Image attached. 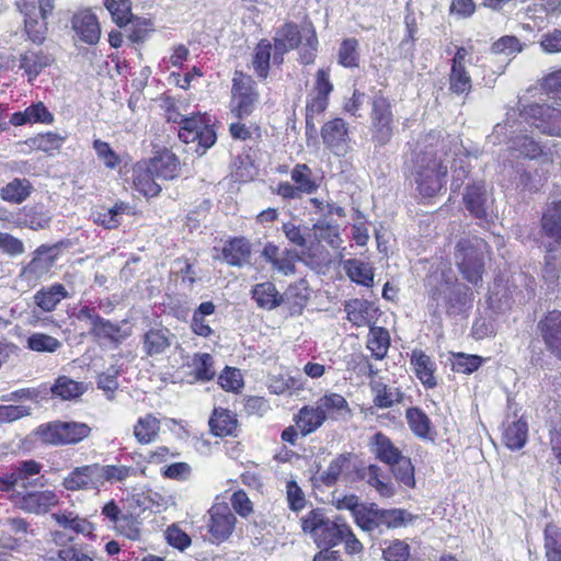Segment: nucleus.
<instances>
[{
  "instance_id": "nucleus-1",
  "label": "nucleus",
  "mask_w": 561,
  "mask_h": 561,
  "mask_svg": "<svg viewBox=\"0 0 561 561\" xmlns=\"http://www.w3.org/2000/svg\"><path fill=\"white\" fill-rule=\"evenodd\" d=\"M41 465L35 460L19 462L11 471L0 477V492L8 493V499L20 510L32 514H44L58 503L55 492L45 490L21 492L18 488L26 489L31 478L38 474Z\"/></svg>"
},
{
  "instance_id": "nucleus-2",
  "label": "nucleus",
  "mask_w": 561,
  "mask_h": 561,
  "mask_svg": "<svg viewBox=\"0 0 561 561\" xmlns=\"http://www.w3.org/2000/svg\"><path fill=\"white\" fill-rule=\"evenodd\" d=\"M528 121L542 134L561 137V108L546 104H529L523 110H510L504 123L496 125V133L503 134L508 127L512 133L516 131Z\"/></svg>"
},
{
  "instance_id": "nucleus-3",
  "label": "nucleus",
  "mask_w": 561,
  "mask_h": 561,
  "mask_svg": "<svg viewBox=\"0 0 561 561\" xmlns=\"http://www.w3.org/2000/svg\"><path fill=\"white\" fill-rule=\"evenodd\" d=\"M448 160L442 159L437 152L421 151L415 154L411 178L415 190L423 197L438 194L446 183Z\"/></svg>"
},
{
  "instance_id": "nucleus-4",
  "label": "nucleus",
  "mask_w": 561,
  "mask_h": 561,
  "mask_svg": "<svg viewBox=\"0 0 561 561\" xmlns=\"http://www.w3.org/2000/svg\"><path fill=\"white\" fill-rule=\"evenodd\" d=\"M167 121L180 125L178 131L180 140L185 144H196L195 152L198 156H203L216 144L217 134L214 129L213 119L207 114H198L188 117L173 110H169Z\"/></svg>"
},
{
  "instance_id": "nucleus-5",
  "label": "nucleus",
  "mask_w": 561,
  "mask_h": 561,
  "mask_svg": "<svg viewBox=\"0 0 561 561\" xmlns=\"http://www.w3.org/2000/svg\"><path fill=\"white\" fill-rule=\"evenodd\" d=\"M488 243L478 237L462 238L457 243L455 261L462 277L473 285H482L485 259L489 255Z\"/></svg>"
},
{
  "instance_id": "nucleus-6",
  "label": "nucleus",
  "mask_w": 561,
  "mask_h": 561,
  "mask_svg": "<svg viewBox=\"0 0 561 561\" xmlns=\"http://www.w3.org/2000/svg\"><path fill=\"white\" fill-rule=\"evenodd\" d=\"M304 533L309 534L318 547H334L342 542L343 531H347V524L329 519L322 510H312L301 518Z\"/></svg>"
},
{
  "instance_id": "nucleus-7",
  "label": "nucleus",
  "mask_w": 561,
  "mask_h": 561,
  "mask_svg": "<svg viewBox=\"0 0 561 561\" xmlns=\"http://www.w3.org/2000/svg\"><path fill=\"white\" fill-rule=\"evenodd\" d=\"M19 0L18 7L24 14V26L28 38L36 44H42L47 31V18L55 8V0Z\"/></svg>"
},
{
  "instance_id": "nucleus-8",
  "label": "nucleus",
  "mask_w": 561,
  "mask_h": 561,
  "mask_svg": "<svg viewBox=\"0 0 561 561\" xmlns=\"http://www.w3.org/2000/svg\"><path fill=\"white\" fill-rule=\"evenodd\" d=\"M432 300L436 302L435 313L460 314L470 307L472 294L463 284L445 282L434 290Z\"/></svg>"
},
{
  "instance_id": "nucleus-9",
  "label": "nucleus",
  "mask_w": 561,
  "mask_h": 561,
  "mask_svg": "<svg viewBox=\"0 0 561 561\" xmlns=\"http://www.w3.org/2000/svg\"><path fill=\"white\" fill-rule=\"evenodd\" d=\"M231 92L232 114L239 119L249 116L259 101L255 82L251 77L243 75L242 72H236L232 79Z\"/></svg>"
},
{
  "instance_id": "nucleus-10",
  "label": "nucleus",
  "mask_w": 561,
  "mask_h": 561,
  "mask_svg": "<svg viewBox=\"0 0 561 561\" xmlns=\"http://www.w3.org/2000/svg\"><path fill=\"white\" fill-rule=\"evenodd\" d=\"M90 431L85 423L79 422H55L38 428L42 439L53 445L77 444L88 437Z\"/></svg>"
},
{
  "instance_id": "nucleus-11",
  "label": "nucleus",
  "mask_w": 561,
  "mask_h": 561,
  "mask_svg": "<svg viewBox=\"0 0 561 561\" xmlns=\"http://www.w3.org/2000/svg\"><path fill=\"white\" fill-rule=\"evenodd\" d=\"M528 126H533L531 121L522 124L520 129L513 133L512 128L508 127L503 134H497L495 126L491 138L494 139V144L496 141L510 144V149L517 151L522 157L536 159L541 154L542 149L540 145L533 139V137L526 134L528 131Z\"/></svg>"
},
{
  "instance_id": "nucleus-12",
  "label": "nucleus",
  "mask_w": 561,
  "mask_h": 561,
  "mask_svg": "<svg viewBox=\"0 0 561 561\" xmlns=\"http://www.w3.org/2000/svg\"><path fill=\"white\" fill-rule=\"evenodd\" d=\"M207 529L210 541L219 543L227 540L233 533L237 518L227 503H215L207 512Z\"/></svg>"
},
{
  "instance_id": "nucleus-13",
  "label": "nucleus",
  "mask_w": 561,
  "mask_h": 561,
  "mask_svg": "<svg viewBox=\"0 0 561 561\" xmlns=\"http://www.w3.org/2000/svg\"><path fill=\"white\" fill-rule=\"evenodd\" d=\"M373 139L378 145H386L392 137V112L389 101L383 96H376L371 110Z\"/></svg>"
},
{
  "instance_id": "nucleus-14",
  "label": "nucleus",
  "mask_w": 561,
  "mask_h": 561,
  "mask_svg": "<svg viewBox=\"0 0 561 561\" xmlns=\"http://www.w3.org/2000/svg\"><path fill=\"white\" fill-rule=\"evenodd\" d=\"M325 147L335 156H344L350 149L348 125L342 118L328 121L321 128Z\"/></svg>"
},
{
  "instance_id": "nucleus-15",
  "label": "nucleus",
  "mask_w": 561,
  "mask_h": 561,
  "mask_svg": "<svg viewBox=\"0 0 561 561\" xmlns=\"http://www.w3.org/2000/svg\"><path fill=\"white\" fill-rule=\"evenodd\" d=\"M470 51L467 47L457 48L451 60L449 73V90L456 94H468L472 87L471 77L467 70Z\"/></svg>"
},
{
  "instance_id": "nucleus-16",
  "label": "nucleus",
  "mask_w": 561,
  "mask_h": 561,
  "mask_svg": "<svg viewBox=\"0 0 561 561\" xmlns=\"http://www.w3.org/2000/svg\"><path fill=\"white\" fill-rule=\"evenodd\" d=\"M55 248L41 245L34 253L32 261L21 271V277L28 283H35L46 276L55 264Z\"/></svg>"
},
{
  "instance_id": "nucleus-17",
  "label": "nucleus",
  "mask_w": 561,
  "mask_h": 561,
  "mask_svg": "<svg viewBox=\"0 0 561 561\" xmlns=\"http://www.w3.org/2000/svg\"><path fill=\"white\" fill-rule=\"evenodd\" d=\"M463 203L469 213L478 219H486L492 206V198L483 181L467 186Z\"/></svg>"
},
{
  "instance_id": "nucleus-18",
  "label": "nucleus",
  "mask_w": 561,
  "mask_h": 561,
  "mask_svg": "<svg viewBox=\"0 0 561 561\" xmlns=\"http://www.w3.org/2000/svg\"><path fill=\"white\" fill-rule=\"evenodd\" d=\"M62 485L67 490H98L101 488L99 463L75 468L64 479Z\"/></svg>"
},
{
  "instance_id": "nucleus-19",
  "label": "nucleus",
  "mask_w": 561,
  "mask_h": 561,
  "mask_svg": "<svg viewBox=\"0 0 561 561\" xmlns=\"http://www.w3.org/2000/svg\"><path fill=\"white\" fill-rule=\"evenodd\" d=\"M72 30L77 36L89 45H95L101 37V27L98 18L90 10L77 12L71 20Z\"/></svg>"
},
{
  "instance_id": "nucleus-20",
  "label": "nucleus",
  "mask_w": 561,
  "mask_h": 561,
  "mask_svg": "<svg viewBox=\"0 0 561 561\" xmlns=\"http://www.w3.org/2000/svg\"><path fill=\"white\" fill-rule=\"evenodd\" d=\"M525 44L516 36L504 35L496 39L490 47V54L493 56H502L503 60L497 65L496 69H490L493 75L504 73L510 62L524 50Z\"/></svg>"
},
{
  "instance_id": "nucleus-21",
  "label": "nucleus",
  "mask_w": 561,
  "mask_h": 561,
  "mask_svg": "<svg viewBox=\"0 0 561 561\" xmlns=\"http://www.w3.org/2000/svg\"><path fill=\"white\" fill-rule=\"evenodd\" d=\"M154 172L157 179L169 181L179 176L180 161L178 157L169 149L157 150L152 158L145 161Z\"/></svg>"
},
{
  "instance_id": "nucleus-22",
  "label": "nucleus",
  "mask_w": 561,
  "mask_h": 561,
  "mask_svg": "<svg viewBox=\"0 0 561 561\" xmlns=\"http://www.w3.org/2000/svg\"><path fill=\"white\" fill-rule=\"evenodd\" d=\"M302 38H305V33L301 34L294 23H287L279 27L274 37L273 61L275 64L283 62L284 54L298 47Z\"/></svg>"
},
{
  "instance_id": "nucleus-23",
  "label": "nucleus",
  "mask_w": 561,
  "mask_h": 561,
  "mask_svg": "<svg viewBox=\"0 0 561 561\" xmlns=\"http://www.w3.org/2000/svg\"><path fill=\"white\" fill-rule=\"evenodd\" d=\"M173 339L174 335L167 328L150 329L142 336V351L150 357L164 354Z\"/></svg>"
},
{
  "instance_id": "nucleus-24",
  "label": "nucleus",
  "mask_w": 561,
  "mask_h": 561,
  "mask_svg": "<svg viewBox=\"0 0 561 561\" xmlns=\"http://www.w3.org/2000/svg\"><path fill=\"white\" fill-rule=\"evenodd\" d=\"M369 446L375 457L390 467H393L403 457L401 450L381 432L370 438Z\"/></svg>"
},
{
  "instance_id": "nucleus-25",
  "label": "nucleus",
  "mask_w": 561,
  "mask_h": 561,
  "mask_svg": "<svg viewBox=\"0 0 561 561\" xmlns=\"http://www.w3.org/2000/svg\"><path fill=\"white\" fill-rule=\"evenodd\" d=\"M541 231L554 243L561 244V201L546 206L541 217Z\"/></svg>"
},
{
  "instance_id": "nucleus-26",
  "label": "nucleus",
  "mask_w": 561,
  "mask_h": 561,
  "mask_svg": "<svg viewBox=\"0 0 561 561\" xmlns=\"http://www.w3.org/2000/svg\"><path fill=\"white\" fill-rule=\"evenodd\" d=\"M71 295L62 284L55 283L50 286L41 288L34 295L35 305L44 312H51L59 302Z\"/></svg>"
},
{
  "instance_id": "nucleus-27",
  "label": "nucleus",
  "mask_w": 561,
  "mask_h": 561,
  "mask_svg": "<svg viewBox=\"0 0 561 561\" xmlns=\"http://www.w3.org/2000/svg\"><path fill=\"white\" fill-rule=\"evenodd\" d=\"M411 364L419 380L425 388L432 389L436 387V378L434 371L435 363L421 350H413L411 354Z\"/></svg>"
},
{
  "instance_id": "nucleus-28",
  "label": "nucleus",
  "mask_w": 561,
  "mask_h": 561,
  "mask_svg": "<svg viewBox=\"0 0 561 561\" xmlns=\"http://www.w3.org/2000/svg\"><path fill=\"white\" fill-rule=\"evenodd\" d=\"M158 180L154 172L151 171L145 161L136 164L134 169V185L139 193L147 197L157 196L161 191Z\"/></svg>"
},
{
  "instance_id": "nucleus-29",
  "label": "nucleus",
  "mask_w": 561,
  "mask_h": 561,
  "mask_svg": "<svg viewBox=\"0 0 561 561\" xmlns=\"http://www.w3.org/2000/svg\"><path fill=\"white\" fill-rule=\"evenodd\" d=\"M546 344L553 353L561 350V312L553 310L539 322Z\"/></svg>"
},
{
  "instance_id": "nucleus-30",
  "label": "nucleus",
  "mask_w": 561,
  "mask_h": 561,
  "mask_svg": "<svg viewBox=\"0 0 561 561\" xmlns=\"http://www.w3.org/2000/svg\"><path fill=\"white\" fill-rule=\"evenodd\" d=\"M251 256V244L244 238H234L228 241L222 249L224 261L231 265L241 267L249 263Z\"/></svg>"
},
{
  "instance_id": "nucleus-31",
  "label": "nucleus",
  "mask_w": 561,
  "mask_h": 561,
  "mask_svg": "<svg viewBox=\"0 0 561 561\" xmlns=\"http://www.w3.org/2000/svg\"><path fill=\"white\" fill-rule=\"evenodd\" d=\"M316 404L325 419L340 420L351 414V410L345 398L339 393H328L319 398Z\"/></svg>"
},
{
  "instance_id": "nucleus-32",
  "label": "nucleus",
  "mask_w": 561,
  "mask_h": 561,
  "mask_svg": "<svg viewBox=\"0 0 561 561\" xmlns=\"http://www.w3.org/2000/svg\"><path fill=\"white\" fill-rule=\"evenodd\" d=\"M325 415L320 411L318 405L302 407L295 417L296 426L304 436L316 432L325 422Z\"/></svg>"
},
{
  "instance_id": "nucleus-33",
  "label": "nucleus",
  "mask_w": 561,
  "mask_h": 561,
  "mask_svg": "<svg viewBox=\"0 0 561 561\" xmlns=\"http://www.w3.org/2000/svg\"><path fill=\"white\" fill-rule=\"evenodd\" d=\"M262 255L280 274L295 273V262L289 251H280L277 245L267 243L263 248Z\"/></svg>"
},
{
  "instance_id": "nucleus-34",
  "label": "nucleus",
  "mask_w": 561,
  "mask_h": 561,
  "mask_svg": "<svg viewBox=\"0 0 561 561\" xmlns=\"http://www.w3.org/2000/svg\"><path fill=\"white\" fill-rule=\"evenodd\" d=\"M53 62V58L43 50H27L20 56V68L32 82L46 67Z\"/></svg>"
},
{
  "instance_id": "nucleus-35",
  "label": "nucleus",
  "mask_w": 561,
  "mask_h": 561,
  "mask_svg": "<svg viewBox=\"0 0 561 561\" xmlns=\"http://www.w3.org/2000/svg\"><path fill=\"white\" fill-rule=\"evenodd\" d=\"M160 427V420L153 414L148 413L138 417L133 428V435L139 444H151L157 439Z\"/></svg>"
},
{
  "instance_id": "nucleus-36",
  "label": "nucleus",
  "mask_w": 561,
  "mask_h": 561,
  "mask_svg": "<svg viewBox=\"0 0 561 561\" xmlns=\"http://www.w3.org/2000/svg\"><path fill=\"white\" fill-rule=\"evenodd\" d=\"M51 518L62 528L71 530L76 534L89 536L93 533L94 527L91 522L71 511H62L51 514Z\"/></svg>"
},
{
  "instance_id": "nucleus-37",
  "label": "nucleus",
  "mask_w": 561,
  "mask_h": 561,
  "mask_svg": "<svg viewBox=\"0 0 561 561\" xmlns=\"http://www.w3.org/2000/svg\"><path fill=\"white\" fill-rule=\"evenodd\" d=\"M343 268L352 282L365 287L373 286L374 268L369 263L358 259H348L344 261Z\"/></svg>"
},
{
  "instance_id": "nucleus-38",
  "label": "nucleus",
  "mask_w": 561,
  "mask_h": 561,
  "mask_svg": "<svg viewBox=\"0 0 561 561\" xmlns=\"http://www.w3.org/2000/svg\"><path fill=\"white\" fill-rule=\"evenodd\" d=\"M130 206L124 202L116 203L111 208H98L92 213L95 224L103 226L105 229H114L121 225V216L130 214Z\"/></svg>"
},
{
  "instance_id": "nucleus-39",
  "label": "nucleus",
  "mask_w": 561,
  "mask_h": 561,
  "mask_svg": "<svg viewBox=\"0 0 561 561\" xmlns=\"http://www.w3.org/2000/svg\"><path fill=\"white\" fill-rule=\"evenodd\" d=\"M215 309L216 307L211 301H205L194 311L191 329L195 334L203 337H209L215 334L210 327V321L207 319L215 313Z\"/></svg>"
},
{
  "instance_id": "nucleus-40",
  "label": "nucleus",
  "mask_w": 561,
  "mask_h": 561,
  "mask_svg": "<svg viewBox=\"0 0 561 561\" xmlns=\"http://www.w3.org/2000/svg\"><path fill=\"white\" fill-rule=\"evenodd\" d=\"M373 304L363 299H352L345 304L347 320L356 327H365L371 323Z\"/></svg>"
},
{
  "instance_id": "nucleus-41",
  "label": "nucleus",
  "mask_w": 561,
  "mask_h": 561,
  "mask_svg": "<svg viewBox=\"0 0 561 561\" xmlns=\"http://www.w3.org/2000/svg\"><path fill=\"white\" fill-rule=\"evenodd\" d=\"M374 394V404L380 409L391 408L396 403H400L403 399V392L394 386H387L382 382H375L371 386Z\"/></svg>"
},
{
  "instance_id": "nucleus-42",
  "label": "nucleus",
  "mask_w": 561,
  "mask_h": 561,
  "mask_svg": "<svg viewBox=\"0 0 561 561\" xmlns=\"http://www.w3.org/2000/svg\"><path fill=\"white\" fill-rule=\"evenodd\" d=\"M252 298L256 301L259 307L266 310H272L282 302V296L271 282L255 285L252 289Z\"/></svg>"
},
{
  "instance_id": "nucleus-43",
  "label": "nucleus",
  "mask_w": 561,
  "mask_h": 561,
  "mask_svg": "<svg viewBox=\"0 0 561 561\" xmlns=\"http://www.w3.org/2000/svg\"><path fill=\"white\" fill-rule=\"evenodd\" d=\"M209 426L216 436L232 435L237 428V419L226 409H215L209 420Z\"/></svg>"
},
{
  "instance_id": "nucleus-44",
  "label": "nucleus",
  "mask_w": 561,
  "mask_h": 561,
  "mask_svg": "<svg viewBox=\"0 0 561 561\" xmlns=\"http://www.w3.org/2000/svg\"><path fill=\"white\" fill-rule=\"evenodd\" d=\"M390 346L389 332L381 327L370 325L367 336V348L376 359H382Z\"/></svg>"
},
{
  "instance_id": "nucleus-45",
  "label": "nucleus",
  "mask_w": 561,
  "mask_h": 561,
  "mask_svg": "<svg viewBox=\"0 0 561 561\" xmlns=\"http://www.w3.org/2000/svg\"><path fill=\"white\" fill-rule=\"evenodd\" d=\"M290 178L301 195L313 194L319 187L317 180L313 178L311 169L305 163L296 164L290 172Z\"/></svg>"
},
{
  "instance_id": "nucleus-46",
  "label": "nucleus",
  "mask_w": 561,
  "mask_h": 561,
  "mask_svg": "<svg viewBox=\"0 0 561 561\" xmlns=\"http://www.w3.org/2000/svg\"><path fill=\"white\" fill-rule=\"evenodd\" d=\"M33 186L26 179H14L1 188L0 196L3 201L21 204L31 194Z\"/></svg>"
},
{
  "instance_id": "nucleus-47",
  "label": "nucleus",
  "mask_w": 561,
  "mask_h": 561,
  "mask_svg": "<svg viewBox=\"0 0 561 561\" xmlns=\"http://www.w3.org/2000/svg\"><path fill=\"white\" fill-rule=\"evenodd\" d=\"M528 425L525 421L518 420L508 424L503 433V442L507 448L518 450L527 442Z\"/></svg>"
},
{
  "instance_id": "nucleus-48",
  "label": "nucleus",
  "mask_w": 561,
  "mask_h": 561,
  "mask_svg": "<svg viewBox=\"0 0 561 561\" xmlns=\"http://www.w3.org/2000/svg\"><path fill=\"white\" fill-rule=\"evenodd\" d=\"M51 394L62 400H72L79 398L85 387L82 382H78L67 376H59L50 388Z\"/></svg>"
},
{
  "instance_id": "nucleus-49",
  "label": "nucleus",
  "mask_w": 561,
  "mask_h": 561,
  "mask_svg": "<svg viewBox=\"0 0 561 561\" xmlns=\"http://www.w3.org/2000/svg\"><path fill=\"white\" fill-rule=\"evenodd\" d=\"M364 479L380 496L391 497L394 495L393 484L383 477L381 469L377 465L368 466L364 473Z\"/></svg>"
},
{
  "instance_id": "nucleus-50",
  "label": "nucleus",
  "mask_w": 561,
  "mask_h": 561,
  "mask_svg": "<svg viewBox=\"0 0 561 561\" xmlns=\"http://www.w3.org/2000/svg\"><path fill=\"white\" fill-rule=\"evenodd\" d=\"M26 347L37 353H55L61 347V342L46 333H32L26 340Z\"/></svg>"
},
{
  "instance_id": "nucleus-51",
  "label": "nucleus",
  "mask_w": 561,
  "mask_h": 561,
  "mask_svg": "<svg viewBox=\"0 0 561 561\" xmlns=\"http://www.w3.org/2000/svg\"><path fill=\"white\" fill-rule=\"evenodd\" d=\"M405 419L410 430L421 438H426L431 432L428 416L419 408H410L405 412Z\"/></svg>"
},
{
  "instance_id": "nucleus-52",
  "label": "nucleus",
  "mask_w": 561,
  "mask_h": 561,
  "mask_svg": "<svg viewBox=\"0 0 561 561\" xmlns=\"http://www.w3.org/2000/svg\"><path fill=\"white\" fill-rule=\"evenodd\" d=\"M272 58V45L268 41L262 39L254 49L252 65L256 75L265 79L270 70V60Z\"/></svg>"
},
{
  "instance_id": "nucleus-53",
  "label": "nucleus",
  "mask_w": 561,
  "mask_h": 561,
  "mask_svg": "<svg viewBox=\"0 0 561 561\" xmlns=\"http://www.w3.org/2000/svg\"><path fill=\"white\" fill-rule=\"evenodd\" d=\"M104 7L110 12L112 20L119 26H125L131 21L130 0H104Z\"/></svg>"
},
{
  "instance_id": "nucleus-54",
  "label": "nucleus",
  "mask_w": 561,
  "mask_h": 561,
  "mask_svg": "<svg viewBox=\"0 0 561 561\" xmlns=\"http://www.w3.org/2000/svg\"><path fill=\"white\" fill-rule=\"evenodd\" d=\"M100 481L101 486L104 485L105 482L116 483L123 482L130 476L136 474V469L128 466H114V465H100Z\"/></svg>"
},
{
  "instance_id": "nucleus-55",
  "label": "nucleus",
  "mask_w": 561,
  "mask_h": 561,
  "mask_svg": "<svg viewBox=\"0 0 561 561\" xmlns=\"http://www.w3.org/2000/svg\"><path fill=\"white\" fill-rule=\"evenodd\" d=\"M358 527L366 531L378 529L379 508L376 504H362L353 515Z\"/></svg>"
},
{
  "instance_id": "nucleus-56",
  "label": "nucleus",
  "mask_w": 561,
  "mask_h": 561,
  "mask_svg": "<svg viewBox=\"0 0 561 561\" xmlns=\"http://www.w3.org/2000/svg\"><path fill=\"white\" fill-rule=\"evenodd\" d=\"M337 60L341 66L346 68L358 66L359 53L357 39L346 38L341 43L337 53Z\"/></svg>"
},
{
  "instance_id": "nucleus-57",
  "label": "nucleus",
  "mask_w": 561,
  "mask_h": 561,
  "mask_svg": "<svg viewBox=\"0 0 561 561\" xmlns=\"http://www.w3.org/2000/svg\"><path fill=\"white\" fill-rule=\"evenodd\" d=\"M193 367L197 380L208 381L216 375L214 358L207 353L195 354L193 357Z\"/></svg>"
},
{
  "instance_id": "nucleus-58",
  "label": "nucleus",
  "mask_w": 561,
  "mask_h": 561,
  "mask_svg": "<svg viewBox=\"0 0 561 561\" xmlns=\"http://www.w3.org/2000/svg\"><path fill=\"white\" fill-rule=\"evenodd\" d=\"M329 99L309 93L306 105V126L314 129V119L320 116L328 107Z\"/></svg>"
},
{
  "instance_id": "nucleus-59",
  "label": "nucleus",
  "mask_w": 561,
  "mask_h": 561,
  "mask_svg": "<svg viewBox=\"0 0 561 561\" xmlns=\"http://www.w3.org/2000/svg\"><path fill=\"white\" fill-rule=\"evenodd\" d=\"M90 331L94 336L112 342H119L125 337V335L121 332L119 325L112 323L110 320H106L102 317L96 322V324L90 329Z\"/></svg>"
},
{
  "instance_id": "nucleus-60",
  "label": "nucleus",
  "mask_w": 561,
  "mask_h": 561,
  "mask_svg": "<svg viewBox=\"0 0 561 561\" xmlns=\"http://www.w3.org/2000/svg\"><path fill=\"white\" fill-rule=\"evenodd\" d=\"M409 516L410 514L401 508L379 510L378 529L382 527L388 529L402 527L405 525Z\"/></svg>"
},
{
  "instance_id": "nucleus-61",
  "label": "nucleus",
  "mask_w": 561,
  "mask_h": 561,
  "mask_svg": "<svg viewBox=\"0 0 561 561\" xmlns=\"http://www.w3.org/2000/svg\"><path fill=\"white\" fill-rule=\"evenodd\" d=\"M314 237L318 241L327 242L331 248H339L341 238L337 226L319 221L313 225Z\"/></svg>"
},
{
  "instance_id": "nucleus-62",
  "label": "nucleus",
  "mask_w": 561,
  "mask_h": 561,
  "mask_svg": "<svg viewBox=\"0 0 561 561\" xmlns=\"http://www.w3.org/2000/svg\"><path fill=\"white\" fill-rule=\"evenodd\" d=\"M382 556L387 561H407L410 557V547L403 541L396 539L393 541L385 542Z\"/></svg>"
},
{
  "instance_id": "nucleus-63",
  "label": "nucleus",
  "mask_w": 561,
  "mask_h": 561,
  "mask_svg": "<svg viewBox=\"0 0 561 561\" xmlns=\"http://www.w3.org/2000/svg\"><path fill=\"white\" fill-rule=\"evenodd\" d=\"M392 472L396 479L404 484L405 486L412 488L415 484L414 468L411 463L410 458L403 456L394 463Z\"/></svg>"
},
{
  "instance_id": "nucleus-64",
  "label": "nucleus",
  "mask_w": 561,
  "mask_h": 561,
  "mask_svg": "<svg viewBox=\"0 0 561 561\" xmlns=\"http://www.w3.org/2000/svg\"><path fill=\"white\" fill-rule=\"evenodd\" d=\"M57 558L50 557V561H93L92 557H90L81 546L76 543H70L68 546H62L57 550Z\"/></svg>"
}]
</instances>
